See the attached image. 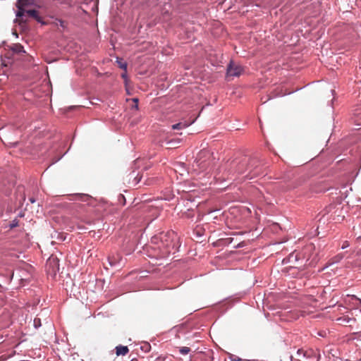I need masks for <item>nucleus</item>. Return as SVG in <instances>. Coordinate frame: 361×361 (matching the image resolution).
Listing matches in <instances>:
<instances>
[{
    "instance_id": "nucleus-1",
    "label": "nucleus",
    "mask_w": 361,
    "mask_h": 361,
    "mask_svg": "<svg viewBox=\"0 0 361 361\" xmlns=\"http://www.w3.org/2000/svg\"><path fill=\"white\" fill-rule=\"evenodd\" d=\"M152 249L154 257L164 258L171 253H175L180 247L179 238L173 231L162 232L152 238Z\"/></svg>"
},
{
    "instance_id": "nucleus-2",
    "label": "nucleus",
    "mask_w": 361,
    "mask_h": 361,
    "mask_svg": "<svg viewBox=\"0 0 361 361\" xmlns=\"http://www.w3.org/2000/svg\"><path fill=\"white\" fill-rule=\"evenodd\" d=\"M31 0H25L23 1H20V0L18 1L17 7L18 11L16 13V16L19 18L21 20L27 21V18H31L36 20L37 22H41L42 19L39 15V12L35 9H25L23 7L29 5L30 4Z\"/></svg>"
},
{
    "instance_id": "nucleus-3",
    "label": "nucleus",
    "mask_w": 361,
    "mask_h": 361,
    "mask_svg": "<svg viewBox=\"0 0 361 361\" xmlns=\"http://www.w3.org/2000/svg\"><path fill=\"white\" fill-rule=\"evenodd\" d=\"M295 360L298 361H318V357L312 350L298 349L296 352Z\"/></svg>"
},
{
    "instance_id": "nucleus-4",
    "label": "nucleus",
    "mask_w": 361,
    "mask_h": 361,
    "mask_svg": "<svg viewBox=\"0 0 361 361\" xmlns=\"http://www.w3.org/2000/svg\"><path fill=\"white\" fill-rule=\"evenodd\" d=\"M243 71V68L238 64L231 61L227 68V77L240 76Z\"/></svg>"
},
{
    "instance_id": "nucleus-5",
    "label": "nucleus",
    "mask_w": 361,
    "mask_h": 361,
    "mask_svg": "<svg viewBox=\"0 0 361 361\" xmlns=\"http://www.w3.org/2000/svg\"><path fill=\"white\" fill-rule=\"evenodd\" d=\"M197 119V117L195 118H183L180 122L176 123V124H173L172 126V129L173 130H180V129H183V128H187L188 126H190L191 124H192Z\"/></svg>"
},
{
    "instance_id": "nucleus-6",
    "label": "nucleus",
    "mask_w": 361,
    "mask_h": 361,
    "mask_svg": "<svg viewBox=\"0 0 361 361\" xmlns=\"http://www.w3.org/2000/svg\"><path fill=\"white\" fill-rule=\"evenodd\" d=\"M129 352L128 346L119 345L116 347V353L117 356L126 355Z\"/></svg>"
},
{
    "instance_id": "nucleus-7",
    "label": "nucleus",
    "mask_w": 361,
    "mask_h": 361,
    "mask_svg": "<svg viewBox=\"0 0 361 361\" xmlns=\"http://www.w3.org/2000/svg\"><path fill=\"white\" fill-rule=\"evenodd\" d=\"M13 51L16 53L20 54V53H25V50L23 47L20 44H16L13 45Z\"/></svg>"
},
{
    "instance_id": "nucleus-8",
    "label": "nucleus",
    "mask_w": 361,
    "mask_h": 361,
    "mask_svg": "<svg viewBox=\"0 0 361 361\" xmlns=\"http://www.w3.org/2000/svg\"><path fill=\"white\" fill-rule=\"evenodd\" d=\"M54 265V267H56V269H58V267H59V264H58V260L56 258H49L47 261V265L49 266V267H51V265Z\"/></svg>"
},
{
    "instance_id": "nucleus-9",
    "label": "nucleus",
    "mask_w": 361,
    "mask_h": 361,
    "mask_svg": "<svg viewBox=\"0 0 361 361\" xmlns=\"http://www.w3.org/2000/svg\"><path fill=\"white\" fill-rule=\"evenodd\" d=\"M131 106L133 111L138 110V99L136 98L133 99Z\"/></svg>"
},
{
    "instance_id": "nucleus-10",
    "label": "nucleus",
    "mask_w": 361,
    "mask_h": 361,
    "mask_svg": "<svg viewBox=\"0 0 361 361\" xmlns=\"http://www.w3.org/2000/svg\"><path fill=\"white\" fill-rule=\"evenodd\" d=\"M190 351V348L188 347H185V346L181 347L179 349L180 353L182 355H187L188 353H189Z\"/></svg>"
},
{
    "instance_id": "nucleus-11",
    "label": "nucleus",
    "mask_w": 361,
    "mask_h": 361,
    "mask_svg": "<svg viewBox=\"0 0 361 361\" xmlns=\"http://www.w3.org/2000/svg\"><path fill=\"white\" fill-rule=\"evenodd\" d=\"M34 326L35 328H38L41 326V321L40 319L35 318L34 319Z\"/></svg>"
},
{
    "instance_id": "nucleus-12",
    "label": "nucleus",
    "mask_w": 361,
    "mask_h": 361,
    "mask_svg": "<svg viewBox=\"0 0 361 361\" xmlns=\"http://www.w3.org/2000/svg\"><path fill=\"white\" fill-rule=\"evenodd\" d=\"M197 165L200 167L201 170L205 169V164L203 163V161H200V160L197 161Z\"/></svg>"
},
{
    "instance_id": "nucleus-13",
    "label": "nucleus",
    "mask_w": 361,
    "mask_h": 361,
    "mask_svg": "<svg viewBox=\"0 0 361 361\" xmlns=\"http://www.w3.org/2000/svg\"><path fill=\"white\" fill-rule=\"evenodd\" d=\"M207 154H209V152L206 151V150H204V151H202L200 153L199 156H200V158H202V157L206 156Z\"/></svg>"
},
{
    "instance_id": "nucleus-14",
    "label": "nucleus",
    "mask_w": 361,
    "mask_h": 361,
    "mask_svg": "<svg viewBox=\"0 0 361 361\" xmlns=\"http://www.w3.org/2000/svg\"><path fill=\"white\" fill-rule=\"evenodd\" d=\"M352 299L356 301V305L361 303V300L355 295L352 296Z\"/></svg>"
},
{
    "instance_id": "nucleus-15",
    "label": "nucleus",
    "mask_w": 361,
    "mask_h": 361,
    "mask_svg": "<svg viewBox=\"0 0 361 361\" xmlns=\"http://www.w3.org/2000/svg\"><path fill=\"white\" fill-rule=\"evenodd\" d=\"M75 197L77 199H82V198H87V197L85 195L78 194V195H75Z\"/></svg>"
},
{
    "instance_id": "nucleus-16",
    "label": "nucleus",
    "mask_w": 361,
    "mask_h": 361,
    "mask_svg": "<svg viewBox=\"0 0 361 361\" xmlns=\"http://www.w3.org/2000/svg\"><path fill=\"white\" fill-rule=\"evenodd\" d=\"M119 66L121 68L126 70L127 68V64L126 63H119Z\"/></svg>"
},
{
    "instance_id": "nucleus-17",
    "label": "nucleus",
    "mask_w": 361,
    "mask_h": 361,
    "mask_svg": "<svg viewBox=\"0 0 361 361\" xmlns=\"http://www.w3.org/2000/svg\"><path fill=\"white\" fill-rule=\"evenodd\" d=\"M292 258H294L295 260H297V259H298V255H295L294 253H292V254L290 255V259H292Z\"/></svg>"
},
{
    "instance_id": "nucleus-18",
    "label": "nucleus",
    "mask_w": 361,
    "mask_h": 361,
    "mask_svg": "<svg viewBox=\"0 0 361 361\" xmlns=\"http://www.w3.org/2000/svg\"><path fill=\"white\" fill-rule=\"evenodd\" d=\"M312 247H313L312 245H307L305 249L307 250H311L312 249Z\"/></svg>"
},
{
    "instance_id": "nucleus-19",
    "label": "nucleus",
    "mask_w": 361,
    "mask_h": 361,
    "mask_svg": "<svg viewBox=\"0 0 361 361\" xmlns=\"http://www.w3.org/2000/svg\"><path fill=\"white\" fill-rule=\"evenodd\" d=\"M109 263L111 266L113 265H115L116 264V262L114 261H112L110 258H109Z\"/></svg>"
},
{
    "instance_id": "nucleus-20",
    "label": "nucleus",
    "mask_w": 361,
    "mask_h": 361,
    "mask_svg": "<svg viewBox=\"0 0 361 361\" xmlns=\"http://www.w3.org/2000/svg\"><path fill=\"white\" fill-rule=\"evenodd\" d=\"M30 202L31 203H34V202H35V198H33V197L30 198Z\"/></svg>"
},
{
    "instance_id": "nucleus-21",
    "label": "nucleus",
    "mask_w": 361,
    "mask_h": 361,
    "mask_svg": "<svg viewBox=\"0 0 361 361\" xmlns=\"http://www.w3.org/2000/svg\"><path fill=\"white\" fill-rule=\"evenodd\" d=\"M146 346H147L146 351H148L150 348V345L149 344H147Z\"/></svg>"
},
{
    "instance_id": "nucleus-22",
    "label": "nucleus",
    "mask_w": 361,
    "mask_h": 361,
    "mask_svg": "<svg viewBox=\"0 0 361 361\" xmlns=\"http://www.w3.org/2000/svg\"><path fill=\"white\" fill-rule=\"evenodd\" d=\"M233 361H243L240 358L238 357L236 360H233Z\"/></svg>"
},
{
    "instance_id": "nucleus-23",
    "label": "nucleus",
    "mask_w": 361,
    "mask_h": 361,
    "mask_svg": "<svg viewBox=\"0 0 361 361\" xmlns=\"http://www.w3.org/2000/svg\"><path fill=\"white\" fill-rule=\"evenodd\" d=\"M16 224H15V223H13V224L11 225V226L13 228L14 226H16Z\"/></svg>"
},
{
    "instance_id": "nucleus-24",
    "label": "nucleus",
    "mask_w": 361,
    "mask_h": 361,
    "mask_svg": "<svg viewBox=\"0 0 361 361\" xmlns=\"http://www.w3.org/2000/svg\"><path fill=\"white\" fill-rule=\"evenodd\" d=\"M247 177H249V178H252V176H250L249 175H246Z\"/></svg>"
},
{
    "instance_id": "nucleus-25",
    "label": "nucleus",
    "mask_w": 361,
    "mask_h": 361,
    "mask_svg": "<svg viewBox=\"0 0 361 361\" xmlns=\"http://www.w3.org/2000/svg\"><path fill=\"white\" fill-rule=\"evenodd\" d=\"M338 320L340 321V320H346V319H345L339 318V319H338Z\"/></svg>"
},
{
    "instance_id": "nucleus-26",
    "label": "nucleus",
    "mask_w": 361,
    "mask_h": 361,
    "mask_svg": "<svg viewBox=\"0 0 361 361\" xmlns=\"http://www.w3.org/2000/svg\"><path fill=\"white\" fill-rule=\"evenodd\" d=\"M61 25L63 26V21H61Z\"/></svg>"
}]
</instances>
